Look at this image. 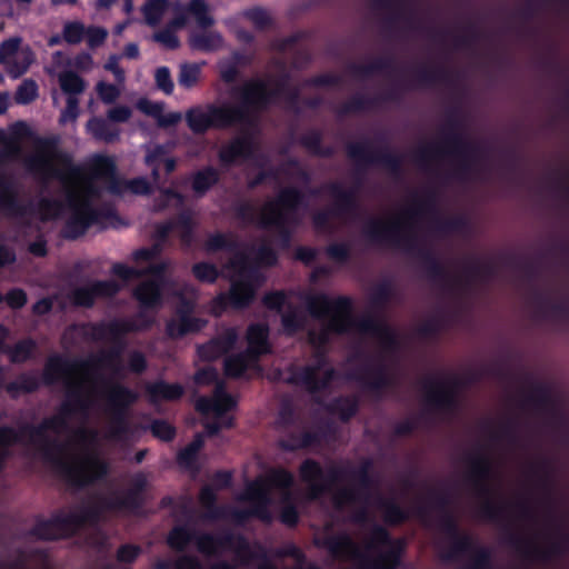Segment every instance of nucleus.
Returning <instances> with one entry per match:
<instances>
[{"label":"nucleus","instance_id":"9d476101","mask_svg":"<svg viewBox=\"0 0 569 569\" xmlns=\"http://www.w3.org/2000/svg\"><path fill=\"white\" fill-rule=\"evenodd\" d=\"M306 206L307 199L302 190L295 186L283 187L276 198L266 204L259 227L277 229L280 247L288 249L292 240L291 227L299 222L298 212Z\"/></svg>","mask_w":569,"mask_h":569},{"label":"nucleus","instance_id":"5fc2aeb1","mask_svg":"<svg viewBox=\"0 0 569 569\" xmlns=\"http://www.w3.org/2000/svg\"><path fill=\"white\" fill-rule=\"evenodd\" d=\"M437 204V193L432 189L426 190L422 196L413 194L412 206L406 210L405 214L409 218L419 217L425 213L433 212Z\"/></svg>","mask_w":569,"mask_h":569},{"label":"nucleus","instance_id":"393cba45","mask_svg":"<svg viewBox=\"0 0 569 569\" xmlns=\"http://www.w3.org/2000/svg\"><path fill=\"white\" fill-rule=\"evenodd\" d=\"M254 151L256 143L253 138L244 133L232 138L223 144L218 152V159L222 168L229 169L241 161L251 159Z\"/></svg>","mask_w":569,"mask_h":569},{"label":"nucleus","instance_id":"a211bd4d","mask_svg":"<svg viewBox=\"0 0 569 569\" xmlns=\"http://www.w3.org/2000/svg\"><path fill=\"white\" fill-rule=\"evenodd\" d=\"M502 540L505 545L512 548L521 558L529 561L549 562L569 553L568 547L559 536L558 539L551 541L546 548H541L532 540L525 538L509 526H506Z\"/></svg>","mask_w":569,"mask_h":569},{"label":"nucleus","instance_id":"864d4df0","mask_svg":"<svg viewBox=\"0 0 569 569\" xmlns=\"http://www.w3.org/2000/svg\"><path fill=\"white\" fill-rule=\"evenodd\" d=\"M217 493L210 486H203L199 492V501L206 510L203 518L217 520L224 516V507L217 505Z\"/></svg>","mask_w":569,"mask_h":569},{"label":"nucleus","instance_id":"5701e85b","mask_svg":"<svg viewBox=\"0 0 569 569\" xmlns=\"http://www.w3.org/2000/svg\"><path fill=\"white\" fill-rule=\"evenodd\" d=\"M69 201L73 211L66 221L61 234L64 239L76 240L83 236L89 227L98 220L99 213L89 202L77 206L73 196L69 198Z\"/></svg>","mask_w":569,"mask_h":569},{"label":"nucleus","instance_id":"69168bd1","mask_svg":"<svg viewBox=\"0 0 569 569\" xmlns=\"http://www.w3.org/2000/svg\"><path fill=\"white\" fill-rule=\"evenodd\" d=\"M116 171V162L109 156L97 154L90 162V172L93 178L107 179L109 177H113Z\"/></svg>","mask_w":569,"mask_h":569},{"label":"nucleus","instance_id":"f257e3e1","mask_svg":"<svg viewBox=\"0 0 569 569\" xmlns=\"http://www.w3.org/2000/svg\"><path fill=\"white\" fill-rule=\"evenodd\" d=\"M366 238L376 244H388L401 248L408 253L419 258L428 278L447 290L456 287H467L475 280L488 281L496 276V267L492 262L475 260L463 268V278L451 277L443 263L427 248L418 246L417 237L408 231L400 219L385 221L371 218L363 228Z\"/></svg>","mask_w":569,"mask_h":569},{"label":"nucleus","instance_id":"c85d7f7f","mask_svg":"<svg viewBox=\"0 0 569 569\" xmlns=\"http://www.w3.org/2000/svg\"><path fill=\"white\" fill-rule=\"evenodd\" d=\"M236 407L237 400L221 385L217 386L212 397H200L196 402L200 413H212L214 418H226L224 415Z\"/></svg>","mask_w":569,"mask_h":569},{"label":"nucleus","instance_id":"8fccbe9b","mask_svg":"<svg viewBox=\"0 0 569 569\" xmlns=\"http://www.w3.org/2000/svg\"><path fill=\"white\" fill-rule=\"evenodd\" d=\"M203 31L193 32L190 36V46L199 51L203 52H212L222 47L223 38L217 31H207V29H202Z\"/></svg>","mask_w":569,"mask_h":569},{"label":"nucleus","instance_id":"58836bf2","mask_svg":"<svg viewBox=\"0 0 569 569\" xmlns=\"http://www.w3.org/2000/svg\"><path fill=\"white\" fill-rule=\"evenodd\" d=\"M87 131L97 141L113 143L120 139L121 130L111 121L101 117H92L87 122Z\"/></svg>","mask_w":569,"mask_h":569},{"label":"nucleus","instance_id":"6ab92c4d","mask_svg":"<svg viewBox=\"0 0 569 569\" xmlns=\"http://www.w3.org/2000/svg\"><path fill=\"white\" fill-rule=\"evenodd\" d=\"M193 542L198 551L204 556H217L222 550H234L238 556H252L247 538L230 530H223L218 533L196 530Z\"/></svg>","mask_w":569,"mask_h":569},{"label":"nucleus","instance_id":"a18cd8bd","mask_svg":"<svg viewBox=\"0 0 569 569\" xmlns=\"http://www.w3.org/2000/svg\"><path fill=\"white\" fill-rule=\"evenodd\" d=\"M478 543L475 539L466 532H459L452 539H450V545L448 550L442 555V559L446 561H453L459 559L461 556L473 552L476 546Z\"/></svg>","mask_w":569,"mask_h":569},{"label":"nucleus","instance_id":"4d7b16f0","mask_svg":"<svg viewBox=\"0 0 569 569\" xmlns=\"http://www.w3.org/2000/svg\"><path fill=\"white\" fill-rule=\"evenodd\" d=\"M37 350V342L32 338H23L9 346L6 355L12 363H24L30 360Z\"/></svg>","mask_w":569,"mask_h":569},{"label":"nucleus","instance_id":"de8ad7c7","mask_svg":"<svg viewBox=\"0 0 569 569\" xmlns=\"http://www.w3.org/2000/svg\"><path fill=\"white\" fill-rule=\"evenodd\" d=\"M299 142L313 156L331 158L335 154V149L332 147L322 144V133L317 129H311L303 133L300 137Z\"/></svg>","mask_w":569,"mask_h":569},{"label":"nucleus","instance_id":"79ce46f5","mask_svg":"<svg viewBox=\"0 0 569 569\" xmlns=\"http://www.w3.org/2000/svg\"><path fill=\"white\" fill-rule=\"evenodd\" d=\"M533 301L536 305V311L540 317L569 319V305L558 302L553 303L550 301L549 297L538 290L533 292Z\"/></svg>","mask_w":569,"mask_h":569},{"label":"nucleus","instance_id":"37998d69","mask_svg":"<svg viewBox=\"0 0 569 569\" xmlns=\"http://www.w3.org/2000/svg\"><path fill=\"white\" fill-rule=\"evenodd\" d=\"M267 487L270 489H279L282 491V498L290 499V489L295 485V477L292 472L282 467L271 468L267 476L262 478Z\"/></svg>","mask_w":569,"mask_h":569},{"label":"nucleus","instance_id":"dca6fc26","mask_svg":"<svg viewBox=\"0 0 569 569\" xmlns=\"http://www.w3.org/2000/svg\"><path fill=\"white\" fill-rule=\"evenodd\" d=\"M103 325H108V321L87 322L81 325L83 337L86 339L92 341L110 340L112 342L109 350L102 351L97 356H91L84 360L89 361V371H93L99 368H109L118 375L122 370L121 356L126 347V336H113L108 331V329H101L99 327Z\"/></svg>","mask_w":569,"mask_h":569},{"label":"nucleus","instance_id":"bb28decb","mask_svg":"<svg viewBox=\"0 0 569 569\" xmlns=\"http://www.w3.org/2000/svg\"><path fill=\"white\" fill-rule=\"evenodd\" d=\"M237 341V329L229 327L206 343L199 345L197 353L202 361H214L232 350Z\"/></svg>","mask_w":569,"mask_h":569},{"label":"nucleus","instance_id":"b1692460","mask_svg":"<svg viewBox=\"0 0 569 569\" xmlns=\"http://www.w3.org/2000/svg\"><path fill=\"white\" fill-rule=\"evenodd\" d=\"M319 367L291 368V375L286 382L295 386H303L310 393H319L327 390L336 378V370L328 368L321 378L318 377Z\"/></svg>","mask_w":569,"mask_h":569},{"label":"nucleus","instance_id":"412c9836","mask_svg":"<svg viewBox=\"0 0 569 569\" xmlns=\"http://www.w3.org/2000/svg\"><path fill=\"white\" fill-rule=\"evenodd\" d=\"M121 290V286L114 280H94L88 286L74 288L69 300L74 307L90 309L97 298H113Z\"/></svg>","mask_w":569,"mask_h":569},{"label":"nucleus","instance_id":"0eeeda50","mask_svg":"<svg viewBox=\"0 0 569 569\" xmlns=\"http://www.w3.org/2000/svg\"><path fill=\"white\" fill-rule=\"evenodd\" d=\"M461 128L460 109H450L447 113L446 126L442 129L441 141L420 147L415 152L416 162L421 168L427 169L430 161L452 156L458 158V163L450 173L451 177L458 180H467L472 173L479 172L480 168L476 164L480 158L485 157V149L467 140L459 131Z\"/></svg>","mask_w":569,"mask_h":569},{"label":"nucleus","instance_id":"c9c22d12","mask_svg":"<svg viewBox=\"0 0 569 569\" xmlns=\"http://www.w3.org/2000/svg\"><path fill=\"white\" fill-rule=\"evenodd\" d=\"M133 298L143 309H156L162 305V286L156 280L139 283L132 292Z\"/></svg>","mask_w":569,"mask_h":569},{"label":"nucleus","instance_id":"f03ea898","mask_svg":"<svg viewBox=\"0 0 569 569\" xmlns=\"http://www.w3.org/2000/svg\"><path fill=\"white\" fill-rule=\"evenodd\" d=\"M349 159L356 162L353 172V186L345 188L342 183L332 181L323 187V190L333 199L330 210L317 211L312 216V224L318 231H326L330 228V218L351 217L359 210L358 190L363 183L365 171L368 167L380 166L392 176L402 174L403 160L398 153L389 148H373L369 141L349 142L346 146Z\"/></svg>","mask_w":569,"mask_h":569},{"label":"nucleus","instance_id":"6e6552de","mask_svg":"<svg viewBox=\"0 0 569 569\" xmlns=\"http://www.w3.org/2000/svg\"><path fill=\"white\" fill-rule=\"evenodd\" d=\"M452 72L443 67L421 66L413 70L409 79H402L383 94L377 97H366L363 94H353L337 109L339 117L349 116L367 111L383 101H399L403 89L430 88L436 84H451Z\"/></svg>","mask_w":569,"mask_h":569},{"label":"nucleus","instance_id":"a878e982","mask_svg":"<svg viewBox=\"0 0 569 569\" xmlns=\"http://www.w3.org/2000/svg\"><path fill=\"white\" fill-rule=\"evenodd\" d=\"M77 371L89 372V361L84 359H68L62 355L48 358L43 369V382L47 386L56 383L61 377H69Z\"/></svg>","mask_w":569,"mask_h":569},{"label":"nucleus","instance_id":"338daca9","mask_svg":"<svg viewBox=\"0 0 569 569\" xmlns=\"http://www.w3.org/2000/svg\"><path fill=\"white\" fill-rule=\"evenodd\" d=\"M395 295L393 284L390 280H382L375 286L370 295V303L373 308L382 310Z\"/></svg>","mask_w":569,"mask_h":569},{"label":"nucleus","instance_id":"774afa93","mask_svg":"<svg viewBox=\"0 0 569 569\" xmlns=\"http://www.w3.org/2000/svg\"><path fill=\"white\" fill-rule=\"evenodd\" d=\"M201 76V64L196 62H183L179 67L178 83L184 89L193 88Z\"/></svg>","mask_w":569,"mask_h":569},{"label":"nucleus","instance_id":"4c0bfd02","mask_svg":"<svg viewBox=\"0 0 569 569\" xmlns=\"http://www.w3.org/2000/svg\"><path fill=\"white\" fill-rule=\"evenodd\" d=\"M207 321L193 316H177V319H170L166 323V333L170 339H180L189 333H196L202 330Z\"/></svg>","mask_w":569,"mask_h":569},{"label":"nucleus","instance_id":"2eb2a0df","mask_svg":"<svg viewBox=\"0 0 569 569\" xmlns=\"http://www.w3.org/2000/svg\"><path fill=\"white\" fill-rule=\"evenodd\" d=\"M463 379L457 375H447L441 377L428 376L421 380V388L425 392V403L429 411L451 415L459 407L458 395L460 389L473 381Z\"/></svg>","mask_w":569,"mask_h":569},{"label":"nucleus","instance_id":"3c124183","mask_svg":"<svg viewBox=\"0 0 569 569\" xmlns=\"http://www.w3.org/2000/svg\"><path fill=\"white\" fill-rule=\"evenodd\" d=\"M393 68L391 58H377L367 64L351 63L348 71L357 78L366 79L378 72L389 71Z\"/></svg>","mask_w":569,"mask_h":569},{"label":"nucleus","instance_id":"f704fd0d","mask_svg":"<svg viewBox=\"0 0 569 569\" xmlns=\"http://www.w3.org/2000/svg\"><path fill=\"white\" fill-rule=\"evenodd\" d=\"M248 353L253 359L271 352L269 328L266 323H251L247 330Z\"/></svg>","mask_w":569,"mask_h":569},{"label":"nucleus","instance_id":"423d86ee","mask_svg":"<svg viewBox=\"0 0 569 569\" xmlns=\"http://www.w3.org/2000/svg\"><path fill=\"white\" fill-rule=\"evenodd\" d=\"M372 468L371 458H363L357 468L331 465L326 470L318 460L307 458L299 466V476L301 481L308 486L311 499H318L330 492L346 479L355 481V486L341 488L336 493L335 501L337 506H341L355 503L369 497V492L376 486L371 473Z\"/></svg>","mask_w":569,"mask_h":569},{"label":"nucleus","instance_id":"4be33fe9","mask_svg":"<svg viewBox=\"0 0 569 569\" xmlns=\"http://www.w3.org/2000/svg\"><path fill=\"white\" fill-rule=\"evenodd\" d=\"M148 480L143 472H137L131 479L130 487L121 495L113 493V500H107L109 508H121L122 511L137 513L144 505V491Z\"/></svg>","mask_w":569,"mask_h":569},{"label":"nucleus","instance_id":"c756f323","mask_svg":"<svg viewBox=\"0 0 569 569\" xmlns=\"http://www.w3.org/2000/svg\"><path fill=\"white\" fill-rule=\"evenodd\" d=\"M147 309L140 307V310L133 318L112 319L108 325L99 326L101 329H108L113 336H127L128 333L141 332L149 330L154 320L147 312Z\"/></svg>","mask_w":569,"mask_h":569},{"label":"nucleus","instance_id":"aec40b11","mask_svg":"<svg viewBox=\"0 0 569 569\" xmlns=\"http://www.w3.org/2000/svg\"><path fill=\"white\" fill-rule=\"evenodd\" d=\"M351 379L376 395H380L383 390L396 385L395 377L388 371L386 363L380 358H370L368 363L353 372Z\"/></svg>","mask_w":569,"mask_h":569},{"label":"nucleus","instance_id":"052dcab7","mask_svg":"<svg viewBox=\"0 0 569 569\" xmlns=\"http://www.w3.org/2000/svg\"><path fill=\"white\" fill-rule=\"evenodd\" d=\"M59 86L68 97H77L86 89V82L82 77L72 70L62 71L59 77Z\"/></svg>","mask_w":569,"mask_h":569},{"label":"nucleus","instance_id":"39448f33","mask_svg":"<svg viewBox=\"0 0 569 569\" xmlns=\"http://www.w3.org/2000/svg\"><path fill=\"white\" fill-rule=\"evenodd\" d=\"M27 426H34L23 422L18 428L3 425L0 426V473L6 469L8 460L13 456L14 445L28 443L37 448L43 459L50 462L57 473L72 488L84 489L96 482L103 480L109 475V465L97 457L84 461L69 462L54 450L47 448V440L41 433H34Z\"/></svg>","mask_w":569,"mask_h":569},{"label":"nucleus","instance_id":"2f4dec72","mask_svg":"<svg viewBox=\"0 0 569 569\" xmlns=\"http://www.w3.org/2000/svg\"><path fill=\"white\" fill-rule=\"evenodd\" d=\"M149 401L157 405L161 401H177L184 395V388L179 382H167L163 379L146 385Z\"/></svg>","mask_w":569,"mask_h":569},{"label":"nucleus","instance_id":"603ef678","mask_svg":"<svg viewBox=\"0 0 569 569\" xmlns=\"http://www.w3.org/2000/svg\"><path fill=\"white\" fill-rule=\"evenodd\" d=\"M529 469L530 472L538 478L539 485L546 492L548 502L551 505L553 491L551 462L548 459L543 458L536 463H531Z\"/></svg>","mask_w":569,"mask_h":569},{"label":"nucleus","instance_id":"cd10ccee","mask_svg":"<svg viewBox=\"0 0 569 569\" xmlns=\"http://www.w3.org/2000/svg\"><path fill=\"white\" fill-rule=\"evenodd\" d=\"M242 499L251 503L254 518L264 522L271 521V513L269 510V506L271 503L270 490L262 478H259L247 486Z\"/></svg>","mask_w":569,"mask_h":569},{"label":"nucleus","instance_id":"bf43d9fd","mask_svg":"<svg viewBox=\"0 0 569 569\" xmlns=\"http://www.w3.org/2000/svg\"><path fill=\"white\" fill-rule=\"evenodd\" d=\"M281 326L287 336H295L306 327V317L293 305H288V310L281 316Z\"/></svg>","mask_w":569,"mask_h":569},{"label":"nucleus","instance_id":"f8f14e48","mask_svg":"<svg viewBox=\"0 0 569 569\" xmlns=\"http://www.w3.org/2000/svg\"><path fill=\"white\" fill-rule=\"evenodd\" d=\"M465 458L469 465L465 480L478 497L485 499L479 508L480 517L490 522H502L506 519V506L497 503L491 499L493 493L489 483L493 477L491 459L483 452V449L480 446H478L471 453H467Z\"/></svg>","mask_w":569,"mask_h":569},{"label":"nucleus","instance_id":"09e8293b","mask_svg":"<svg viewBox=\"0 0 569 569\" xmlns=\"http://www.w3.org/2000/svg\"><path fill=\"white\" fill-rule=\"evenodd\" d=\"M40 387L39 379L32 372L20 373L14 381H10L4 386L6 391L12 399L20 393H33Z\"/></svg>","mask_w":569,"mask_h":569},{"label":"nucleus","instance_id":"72a5a7b5","mask_svg":"<svg viewBox=\"0 0 569 569\" xmlns=\"http://www.w3.org/2000/svg\"><path fill=\"white\" fill-rule=\"evenodd\" d=\"M405 548V540L397 538L387 550L380 551L376 559L366 562L363 569H398Z\"/></svg>","mask_w":569,"mask_h":569},{"label":"nucleus","instance_id":"13d9d810","mask_svg":"<svg viewBox=\"0 0 569 569\" xmlns=\"http://www.w3.org/2000/svg\"><path fill=\"white\" fill-rule=\"evenodd\" d=\"M250 358L252 356L248 351L227 356L223 361L224 375L232 379L241 378L249 367Z\"/></svg>","mask_w":569,"mask_h":569},{"label":"nucleus","instance_id":"7c9ffc66","mask_svg":"<svg viewBox=\"0 0 569 569\" xmlns=\"http://www.w3.org/2000/svg\"><path fill=\"white\" fill-rule=\"evenodd\" d=\"M0 210L9 217L23 218L33 213L31 202L23 203L19 200L12 184L0 174Z\"/></svg>","mask_w":569,"mask_h":569},{"label":"nucleus","instance_id":"ddd939ff","mask_svg":"<svg viewBox=\"0 0 569 569\" xmlns=\"http://www.w3.org/2000/svg\"><path fill=\"white\" fill-rule=\"evenodd\" d=\"M89 410V402L84 396L82 383L66 379V400L61 403L57 415L47 417L36 426H27L26 429L34 433H41L47 440V448L51 447L58 456L63 451V445L56 438L48 436V431L60 433L69 429V418Z\"/></svg>","mask_w":569,"mask_h":569},{"label":"nucleus","instance_id":"0e129e2a","mask_svg":"<svg viewBox=\"0 0 569 569\" xmlns=\"http://www.w3.org/2000/svg\"><path fill=\"white\" fill-rule=\"evenodd\" d=\"M168 8V0H147L141 8L146 23L150 27H157Z\"/></svg>","mask_w":569,"mask_h":569},{"label":"nucleus","instance_id":"1a4fd4ad","mask_svg":"<svg viewBox=\"0 0 569 569\" xmlns=\"http://www.w3.org/2000/svg\"><path fill=\"white\" fill-rule=\"evenodd\" d=\"M107 500H113V495L97 496L94 503L82 507L79 512H59L50 519H40L31 528L30 535L43 541L70 538L86 523L97 525L104 511H122L121 508H109Z\"/></svg>","mask_w":569,"mask_h":569},{"label":"nucleus","instance_id":"49530a36","mask_svg":"<svg viewBox=\"0 0 569 569\" xmlns=\"http://www.w3.org/2000/svg\"><path fill=\"white\" fill-rule=\"evenodd\" d=\"M383 521L389 526H400L409 520L410 512L395 499L381 498L378 503Z\"/></svg>","mask_w":569,"mask_h":569},{"label":"nucleus","instance_id":"e2e57ef3","mask_svg":"<svg viewBox=\"0 0 569 569\" xmlns=\"http://www.w3.org/2000/svg\"><path fill=\"white\" fill-rule=\"evenodd\" d=\"M186 12L192 16L201 29H208L213 26L214 19L209 14V7L204 0H190L186 7Z\"/></svg>","mask_w":569,"mask_h":569},{"label":"nucleus","instance_id":"f3484780","mask_svg":"<svg viewBox=\"0 0 569 569\" xmlns=\"http://www.w3.org/2000/svg\"><path fill=\"white\" fill-rule=\"evenodd\" d=\"M61 139L58 134L37 137L34 139L36 154L28 160V167L48 176L61 178V172L53 164L57 161L71 172H76L71 156L60 149Z\"/></svg>","mask_w":569,"mask_h":569},{"label":"nucleus","instance_id":"9b49d317","mask_svg":"<svg viewBox=\"0 0 569 569\" xmlns=\"http://www.w3.org/2000/svg\"><path fill=\"white\" fill-rule=\"evenodd\" d=\"M228 268L237 273L238 279L231 281L228 292H220L212 299L211 308L216 316H221L228 308L246 309L256 297L254 282L259 279L260 273L251 263L248 254L239 252L230 259Z\"/></svg>","mask_w":569,"mask_h":569},{"label":"nucleus","instance_id":"a19ab883","mask_svg":"<svg viewBox=\"0 0 569 569\" xmlns=\"http://www.w3.org/2000/svg\"><path fill=\"white\" fill-rule=\"evenodd\" d=\"M320 442L318 432L305 430L302 432H288L278 440V447L286 452H295Z\"/></svg>","mask_w":569,"mask_h":569},{"label":"nucleus","instance_id":"473e14b6","mask_svg":"<svg viewBox=\"0 0 569 569\" xmlns=\"http://www.w3.org/2000/svg\"><path fill=\"white\" fill-rule=\"evenodd\" d=\"M522 405L532 406L541 412L558 415L556 401L550 388L541 382H535L531 385L530 392L525 395Z\"/></svg>","mask_w":569,"mask_h":569},{"label":"nucleus","instance_id":"e433bc0d","mask_svg":"<svg viewBox=\"0 0 569 569\" xmlns=\"http://www.w3.org/2000/svg\"><path fill=\"white\" fill-rule=\"evenodd\" d=\"M322 546L336 559H343L347 557H359V548L357 543L346 532L332 535L325 538Z\"/></svg>","mask_w":569,"mask_h":569},{"label":"nucleus","instance_id":"c03bdc74","mask_svg":"<svg viewBox=\"0 0 569 569\" xmlns=\"http://www.w3.org/2000/svg\"><path fill=\"white\" fill-rule=\"evenodd\" d=\"M358 410V399L350 396H339L332 399L327 406V411L338 416L342 422H349L357 415Z\"/></svg>","mask_w":569,"mask_h":569},{"label":"nucleus","instance_id":"6e6d98bb","mask_svg":"<svg viewBox=\"0 0 569 569\" xmlns=\"http://www.w3.org/2000/svg\"><path fill=\"white\" fill-rule=\"evenodd\" d=\"M196 529L187 525H177L168 533L167 543L176 551H184L194 541Z\"/></svg>","mask_w":569,"mask_h":569},{"label":"nucleus","instance_id":"680f3d73","mask_svg":"<svg viewBox=\"0 0 569 569\" xmlns=\"http://www.w3.org/2000/svg\"><path fill=\"white\" fill-rule=\"evenodd\" d=\"M239 248L240 243L236 239L222 232L211 234L206 242V249L210 252L228 251L237 256L240 252Z\"/></svg>","mask_w":569,"mask_h":569},{"label":"nucleus","instance_id":"7ed1b4c3","mask_svg":"<svg viewBox=\"0 0 569 569\" xmlns=\"http://www.w3.org/2000/svg\"><path fill=\"white\" fill-rule=\"evenodd\" d=\"M305 301L311 317L323 319L331 316L320 333L309 332V341L318 350L329 342L330 333L345 335L351 329L378 338L387 351H395L399 346L396 331L385 319L375 316L355 319L352 316L353 302L348 296L331 299L327 293L320 292L308 295Z\"/></svg>","mask_w":569,"mask_h":569},{"label":"nucleus","instance_id":"ea45409f","mask_svg":"<svg viewBox=\"0 0 569 569\" xmlns=\"http://www.w3.org/2000/svg\"><path fill=\"white\" fill-rule=\"evenodd\" d=\"M219 181L220 172L212 166H206L190 177L191 190L198 198L206 196Z\"/></svg>","mask_w":569,"mask_h":569},{"label":"nucleus","instance_id":"4468645a","mask_svg":"<svg viewBox=\"0 0 569 569\" xmlns=\"http://www.w3.org/2000/svg\"><path fill=\"white\" fill-rule=\"evenodd\" d=\"M104 400L109 418L107 438L122 441L132 433L128 415L130 407L138 400V393L122 383L113 382L109 385Z\"/></svg>","mask_w":569,"mask_h":569},{"label":"nucleus","instance_id":"20e7f679","mask_svg":"<svg viewBox=\"0 0 569 569\" xmlns=\"http://www.w3.org/2000/svg\"><path fill=\"white\" fill-rule=\"evenodd\" d=\"M280 89L268 90L267 82L251 79L234 87L231 94L237 98L236 106L208 103L206 108L192 107L186 112V122L194 134H204L210 129H227L233 124L253 126L259 113L269 108L272 96Z\"/></svg>","mask_w":569,"mask_h":569}]
</instances>
